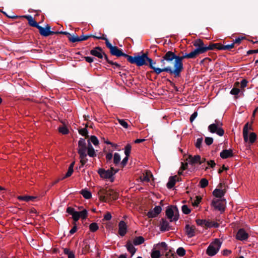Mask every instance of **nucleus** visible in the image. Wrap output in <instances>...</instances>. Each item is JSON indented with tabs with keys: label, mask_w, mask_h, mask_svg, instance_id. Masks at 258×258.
I'll return each mask as SVG.
<instances>
[{
	"label": "nucleus",
	"mask_w": 258,
	"mask_h": 258,
	"mask_svg": "<svg viewBox=\"0 0 258 258\" xmlns=\"http://www.w3.org/2000/svg\"><path fill=\"white\" fill-rule=\"evenodd\" d=\"M165 53L162 57L160 62L162 66H164L166 62L171 63L174 60L173 63V68L170 66L164 67L162 68H156L155 65L156 64V61H154L152 58L149 59L148 67L153 70V72L157 75H159L162 72H165L169 73L171 75H173L174 78H178L180 77L181 73L183 70V60L184 59L182 55H177L176 54L172 51H165Z\"/></svg>",
	"instance_id": "obj_1"
},
{
	"label": "nucleus",
	"mask_w": 258,
	"mask_h": 258,
	"mask_svg": "<svg viewBox=\"0 0 258 258\" xmlns=\"http://www.w3.org/2000/svg\"><path fill=\"white\" fill-rule=\"evenodd\" d=\"M99 39L105 41L106 47L109 49L110 53L112 55L117 57L123 56L126 58L127 60L132 64H135L137 67H142L143 66H148L149 57L148 52L142 53V54H135L134 56H131L124 53L122 49L118 48L116 46H112L109 42L108 39L105 37H98Z\"/></svg>",
	"instance_id": "obj_2"
},
{
	"label": "nucleus",
	"mask_w": 258,
	"mask_h": 258,
	"mask_svg": "<svg viewBox=\"0 0 258 258\" xmlns=\"http://www.w3.org/2000/svg\"><path fill=\"white\" fill-rule=\"evenodd\" d=\"M118 171V169H115L111 167L109 169L105 170L103 168H99L97 173L100 176L104 179H109L111 182H113L114 180V175Z\"/></svg>",
	"instance_id": "obj_3"
},
{
	"label": "nucleus",
	"mask_w": 258,
	"mask_h": 258,
	"mask_svg": "<svg viewBox=\"0 0 258 258\" xmlns=\"http://www.w3.org/2000/svg\"><path fill=\"white\" fill-rule=\"evenodd\" d=\"M253 130L252 127L251 125H249L248 122L246 123L243 128V136L245 142H247L249 141L250 144H253L256 140V135L254 133H251L249 135L248 138V131Z\"/></svg>",
	"instance_id": "obj_4"
},
{
	"label": "nucleus",
	"mask_w": 258,
	"mask_h": 258,
	"mask_svg": "<svg viewBox=\"0 0 258 258\" xmlns=\"http://www.w3.org/2000/svg\"><path fill=\"white\" fill-rule=\"evenodd\" d=\"M165 213L166 216L171 222L177 221L179 219L178 210L176 206H168Z\"/></svg>",
	"instance_id": "obj_5"
},
{
	"label": "nucleus",
	"mask_w": 258,
	"mask_h": 258,
	"mask_svg": "<svg viewBox=\"0 0 258 258\" xmlns=\"http://www.w3.org/2000/svg\"><path fill=\"white\" fill-rule=\"evenodd\" d=\"M221 244L222 242L219 239H215L208 247L206 253L210 256L215 255L219 250Z\"/></svg>",
	"instance_id": "obj_6"
},
{
	"label": "nucleus",
	"mask_w": 258,
	"mask_h": 258,
	"mask_svg": "<svg viewBox=\"0 0 258 258\" xmlns=\"http://www.w3.org/2000/svg\"><path fill=\"white\" fill-rule=\"evenodd\" d=\"M193 45L196 47L193 51L197 56L200 54H203L208 51V46L205 45L204 41L201 39H196L193 42Z\"/></svg>",
	"instance_id": "obj_7"
},
{
	"label": "nucleus",
	"mask_w": 258,
	"mask_h": 258,
	"mask_svg": "<svg viewBox=\"0 0 258 258\" xmlns=\"http://www.w3.org/2000/svg\"><path fill=\"white\" fill-rule=\"evenodd\" d=\"M222 122L218 119L215 120V123L209 125L208 130L211 133H216L219 136H223L224 134V130L221 127L222 125Z\"/></svg>",
	"instance_id": "obj_8"
},
{
	"label": "nucleus",
	"mask_w": 258,
	"mask_h": 258,
	"mask_svg": "<svg viewBox=\"0 0 258 258\" xmlns=\"http://www.w3.org/2000/svg\"><path fill=\"white\" fill-rule=\"evenodd\" d=\"M87 144L85 139L80 138L78 142V153L80 158L87 157Z\"/></svg>",
	"instance_id": "obj_9"
},
{
	"label": "nucleus",
	"mask_w": 258,
	"mask_h": 258,
	"mask_svg": "<svg viewBox=\"0 0 258 258\" xmlns=\"http://www.w3.org/2000/svg\"><path fill=\"white\" fill-rule=\"evenodd\" d=\"M226 205V200H213L211 203V205L216 210L223 212L225 211Z\"/></svg>",
	"instance_id": "obj_10"
},
{
	"label": "nucleus",
	"mask_w": 258,
	"mask_h": 258,
	"mask_svg": "<svg viewBox=\"0 0 258 258\" xmlns=\"http://www.w3.org/2000/svg\"><path fill=\"white\" fill-rule=\"evenodd\" d=\"M90 54L93 56L97 57L99 58H103V57L105 59V55H107L103 51V49L99 46H97L94 48L90 51Z\"/></svg>",
	"instance_id": "obj_11"
},
{
	"label": "nucleus",
	"mask_w": 258,
	"mask_h": 258,
	"mask_svg": "<svg viewBox=\"0 0 258 258\" xmlns=\"http://www.w3.org/2000/svg\"><path fill=\"white\" fill-rule=\"evenodd\" d=\"M37 29L39 30L40 34L44 37L52 35L53 33L52 31L50 30L51 27L49 25H46L45 27H43L39 25L37 27Z\"/></svg>",
	"instance_id": "obj_12"
},
{
	"label": "nucleus",
	"mask_w": 258,
	"mask_h": 258,
	"mask_svg": "<svg viewBox=\"0 0 258 258\" xmlns=\"http://www.w3.org/2000/svg\"><path fill=\"white\" fill-rule=\"evenodd\" d=\"M162 211V208L160 206H155V207L150 211H149L147 214V216L149 218H153L156 217Z\"/></svg>",
	"instance_id": "obj_13"
},
{
	"label": "nucleus",
	"mask_w": 258,
	"mask_h": 258,
	"mask_svg": "<svg viewBox=\"0 0 258 258\" xmlns=\"http://www.w3.org/2000/svg\"><path fill=\"white\" fill-rule=\"evenodd\" d=\"M218 187L220 188H216L215 189H214L213 192V195L217 198H221L224 196L226 191V190L225 188L222 189L223 187V184L222 183H220L218 185Z\"/></svg>",
	"instance_id": "obj_14"
},
{
	"label": "nucleus",
	"mask_w": 258,
	"mask_h": 258,
	"mask_svg": "<svg viewBox=\"0 0 258 258\" xmlns=\"http://www.w3.org/2000/svg\"><path fill=\"white\" fill-rule=\"evenodd\" d=\"M196 228L194 225H189L186 224L185 227V233L187 235L188 237L191 238L196 235Z\"/></svg>",
	"instance_id": "obj_15"
},
{
	"label": "nucleus",
	"mask_w": 258,
	"mask_h": 258,
	"mask_svg": "<svg viewBox=\"0 0 258 258\" xmlns=\"http://www.w3.org/2000/svg\"><path fill=\"white\" fill-rule=\"evenodd\" d=\"M67 212L72 215V218L74 221V223H76L79 219L80 213L79 212L76 211L74 208L71 207H68L67 209Z\"/></svg>",
	"instance_id": "obj_16"
},
{
	"label": "nucleus",
	"mask_w": 258,
	"mask_h": 258,
	"mask_svg": "<svg viewBox=\"0 0 258 258\" xmlns=\"http://www.w3.org/2000/svg\"><path fill=\"white\" fill-rule=\"evenodd\" d=\"M106 196L108 201L116 200L118 198V194L113 189H109L106 191Z\"/></svg>",
	"instance_id": "obj_17"
},
{
	"label": "nucleus",
	"mask_w": 258,
	"mask_h": 258,
	"mask_svg": "<svg viewBox=\"0 0 258 258\" xmlns=\"http://www.w3.org/2000/svg\"><path fill=\"white\" fill-rule=\"evenodd\" d=\"M248 237V233L245 231V230L243 228L240 229L237 234H236V238L238 240L243 241L247 239Z\"/></svg>",
	"instance_id": "obj_18"
},
{
	"label": "nucleus",
	"mask_w": 258,
	"mask_h": 258,
	"mask_svg": "<svg viewBox=\"0 0 258 258\" xmlns=\"http://www.w3.org/2000/svg\"><path fill=\"white\" fill-rule=\"evenodd\" d=\"M160 229L162 232L167 231L171 229L168 222L166 219L162 218L160 221Z\"/></svg>",
	"instance_id": "obj_19"
},
{
	"label": "nucleus",
	"mask_w": 258,
	"mask_h": 258,
	"mask_svg": "<svg viewBox=\"0 0 258 258\" xmlns=\"http://www.w3.org/2000/svg\"><path fill=\"white\" fill-rule=\"evenodd\" d=\"M126 225L124 221H121L118 224V233L121 236H123L126 233Z\"/></svg>",
	"instance_id": "obj_20"
},
{
	"label": "nucleus",
	"mask_w": 258,
	"mask_h": 258,
	"mask_svg": "<svg viewBox=\"0 0 258 258\" xmlns=\"http://www.w3.org/2000/svg\"><path fill=\"white\" fill-rule=\"evenodd\" d=\"M21 17L26 19L28 21L29 25L31 26L37 28V27L39 26L37 22L30 15H23L21 16Z\"/></svg>",
	"instance_id": "obj_21"
},
{
	"label": "nucleus",
	"mask_w": 258,
	"mask_h": 258,
	"mask_svg": "<svg viewBox=\"0 0 258 258\" xmlns=\"http://www.w3.org/2000/svg\"><path fill=\"white\" fill-rule=\"evenodd\" d=\"M222 159H227L233 156V151L231 149L223 150L220 154Z\"/></svg>",
	"instance_id": "obj_22"
},
{
	"label": "nucleus",
	"mask_w": 258,
	"mask_h": 258,
	"mask_svg": "<svg viewBox=\"0 0 258 258\" xmlns=\"http://www.w3.org/2000/svg\"><path fill=\"white\" fill-rule=\"evenodd\" d=\"M164 255V251H160L159 249L152 250L151 256L152 258H161Z\"/></svg>",
	"instance_id": "obj_23"
},
{
	"label": "nucleus",
	"mask_w": 258,
	"mask_h": 258,
	"mask_svg": "<svg viewBox=\"0 0 258 258\" xmlns=\"http://www.w3.org/2000/svg\"><path fill=\"white\" fill-rule=\"evenodd\" d=\"M201 156L200 155H196L194 157L191 155L188 156V162L191 164H195L199 163L200 164Z\"/></svg>",
	"instance_id": "obj_24"
},
{
	"label": "nucleus",
	"mask_w": 258,
	"mask_h": 258,
	"mask_svg": "<svg viewBox=\"0 0 258 258\" xmlns=\"http://www.w3.org/2000/svg\"><path fill=\"white\" fill-rule=\"evenodd\" d=\"M176 177H177V175L170 176L169 177V181L167 182V185H166L168 189H171L172 188H173L175 184L176 181Z\"/></svg>",
	"instance_id": "obj_25"
},
{
	"label": "nucleus",
	"mask_w": 258,
	"mask_h": 258,
	"mask_svg": "<svg viewBox=\"0 0 258 258\" xmlns=\"http://www.w3.org/2000/svg\"><path fill=\"white\" fill-rule=\"evenodd\" d=\"M219 226V224L214 221H211L209 220H205V227L208 228H218Z\"/></svg>",
	"instance_id": "obj_26"
},
{
	"label": "nucleus",
	"mask_w": 258,
	"mask_h": 258,
	"mask_svg": "<svg viewBox=\"0 0 258 258\" xmlns=\"http://www.w3.org/2000/svg\"><path fill=\"white\" fill-rule=\"evenodd\" d=\"M18 199L20 201H24L26 202L34 201V200L36 199V197L30 196H22L18 197Z\"/></svg>",
	"instance_id": "obj_27"
},
{
	"label": "nucleus",
	"mask_w": 258,
	"mask_h": 258,
	"mask_svg": "<svg viewBox=\"0 0 258 258\" xmlns=\"http://www.w3.org/2000/svg\"><path fill=\"white\" fill-rule=\"evenodd\" d=\"M158 249H160V251L162 252V251H164V253H166V252L169 251L168 247L167 246V244L165 242H162L161 243H159L157 245Z\"/></svg>",
	"instance_id": "obj_28"
},
{
	"label": "nucleus",
	"mask_w": 258,
	"mask_h": 258,
	"mask_svg": "<svg viewBox=\"0 0 258 258\" xmlns=\"http://www.w3.org/2000/svg\"><path fill=\"white\" fill-rule=\"evenodd\" d=\"M90 245L87 242V241L84 240L83 241V244L82 245V252L83 253H86L91 251V250H90Z\"/></svg>",
	"instance_id": "obj_29"
},
{
	"label": "nucleus",
	"mask_w": 258,
	"mask_h": 258,
	"mask_svg": "<svg viewBox=\"0 0 258 258\" xmlns=\"http://www.w3.org/2000/svg\"><path fill=\"white\" fill-rule=\"evenodd\" d=\"M105 60L108 64L113 66L114 69L118 68L120 69L121 68V65L120 64L116 62H114L112 60H110L108 58L107 55H105Z\"/></svg>",
	"instance_id": "obj_30"
},
{
	"label": "nucleus",
	"mask_w": 258,
	"mask_h": 258,
	"mask_svg": "<svg viewBox=\"0 0 258 258\" xmlns=\"http://www.w3.org/2000/svg\"><path fill=\"white\" fill-rule=\"evenodd\" d=\"M68 38L70 42L73 43L80 41L79 36H78L76 34H71V33H70V35H68Z\"/></svg>",
	"instance_id": "obj_31"
},
{
	"label": "nucleus",
	"mask_w": 258,
	"mask_h": 258,
	"mask_svg": "<svg viewBox=\"0 0 258 258\" xmlns=\"http://www.w3.org/2000/svg\"><path fill=\"white\" fill-rule=\"evenodd\" d=\"M126 248L127 250L131 253L132 256H133L136 251V249L133 246V245L131 243L130 241H128L126 244Z\"/></svg>",
	"instance_id": "obj_32"
},
{
	"label": "nucleus",
	"mask_w": 258,
	"mask_h": 258,
	"mask_svg": "<svg viewBox=\"0 0 258 258\" xmlns=\"http://www.w3.org/2000/svg\"><path fill=\"white\" fill-rule=\"evenodd\" d=\"M220 46H221V43H213L211 42L207 46L208 51L216 49L219 50V48L220 47Z\"/></svg>",
	"instance_id": "obj_33"
},
{
	"label": "nucleus",
	"mask_w": 258,
	"mask_h": 258,
	"mask_svg": "<svg viewBox=\"0 0 258 258\" xmlns=\"http://www.w3.org/2000/svg\"><path fill=\"white\" fill-rule=\"evenodd\" d=\"M150 176L153 177L152 174L151 172H147L146 175L144 174L143 176L140 177V179L142 181L149 182L150 180Z\"/></svg>",
	"instance_id": "obj_34"
},
{
	"label": "nucleus",
	"mask_w": 258,
	"mask_h": 258,
	"mask_svg": "<svg viewBox=\"0 0 258 258\" xmlns=\"http://www.w3.org/2000/svg\"><path fill=\"white\" fill-rule=\"evenodd\" d=\"M161 258H177L175 253H172L171 249L166 252Z\"/></svg>",
	"instance_id": "obj_35"
},
{
	"label": "nucleus",
	"mask_w": 258,
	"mask_h": 258,
	"mask_svg": "<svg viewBox=\"0 0 258 258\" xmlns=\"http://www.w3.org/2000/svg\"><path fill=\"white\" fill-rule=\"evenodd\" d=\"M81 194L86 199H89L92 197L91 192L85 189H82L81 191Z\"/></svg>",
	"instance_id": "obj_36"
},
{
	"label": "nucleus",
	"mask_w": 258,
	"mask_h": 258,
	"mask_svg": "<svg viewBox=\"0 0 258 258\" xmlns=\"http://www.w3.org/2000/svg\"><path fill=\"white\" fill-rule=\"evenodd\" d=\"M145 241L144 238L142 236L136 237L134 240V244L138 245L142 244Z\"/></svg>",
	"instance_id": "obj_37"
},
{
	"label": "nucleus",
	"mask_w": 258,
	"mask_h": 258,
	"mask_svg": "<svg viewBox=\"0 0 258 258\" xmlns=\"http://www.w3.org/2000/svg\"><path fill=\"white\" fill-rule=\"evenodd\" d=\"M234 43H231L230 44H228L226 45H223L221 44V46L219 48V50H231L232 48H234Z\"/></svg>",
	"instance_id": "obj_38"
},
{
	"label": "nucleus",
	"mask_w": 258,
	"mask_h": 258,
	"mask_svg": "<svg viewBox=\"0 0 258 258\" xmlns=\"http://www.w3.org/2000/svg\"><path fill=\"white\" fill-rule=\"evenodd\" d=\"M182 53L183 54L182 56L184 58H195L197 57L193 51L189 53H185L183 54V52H182Z\"/></svg>",
	"instance_id": "obj_39"
},
{
	"label": "nucleus",
	"mask_w": 258,
	"mask_h": 258,
	"mask_svg": "<svg viewBox=\"0 0 258 258\" xmlns=\"http://www.w3.org/2000/svg\"><path fill=\"white\" fill-rule=\"evenodd\" d=\"M98 228L99 227L96 223H92L89 225L90 230L92 232H96L98 229Z\"/></svg>",
	"instance_id": "obj_40"
},
{
	"label": "nucleus",
	"mask_w": 258,
	"mask_h": 258,
	"mask_svg": "<svg viewBox=\"0 0 258 258\" xmlns=\"http://www.w3.org/2000/svg\"><path fill=\"white\" fill-rule=\"evenodd\" d=\"M199 184L201 188H205L208 186L209 181L206 178H202L201 179Z\"/></svg>",
	"instance_id": "obj_41"
},
{
	"label": "nucleus",
	"mask_w": 258,
	"mask_h": 258,
	"mask_svg": "<svg viewBox=\"0 0 258 258\" xmlns=\"http://www.w3.org/2000/svg\"><path fill=\"white\" fill-rule=\"evenodd\" d=\"M120 161V155L118 153H115L114 154L113 157V163L115 165H117L119 164Z\"/></svg>",
	"instance_id": "obj_42"
},
{
	"label": "nucleus",
	"mask_w": 258,
	"mask_h": 258,
	"mask_svg": "<svg viewBox=\"0 0 258 258\" xmlns=\"http://www.w3.org/2000/svg\"><path fill=\"white\" fill-rule=\"evenodd\" d=\"M87 155H88L90 157H96L97 155L94 148H91V149H88V150H87Z\"/></svg>",
	"instance_id": "obj_43"
},
{
	"label": "nucleus",
	"mask_w": 258,
	"mask_h": 258,
	"mask_svg": "<svg viewBox=\"0 0 258 258\" xmlns=\"http://www.w3.org/2000/svg\"><path fill=\"white\" fill-rule=\"evenodd\" d=\"M79 133L82 136H85L86 138H89L88 132L86 128H81L79 130Z\"/></svg>",
	"instance_id": "obj_44"
},
{
	"label": "nucleus",
	"mask_w": 258,
	"mask_h": 258,
	"mask_svg": "<svg viewBox=\"0 0 258 258\" xmlns=\"http://www.w3.org/2000/svg\"><path fill=\"white\" fill-rule=\"evenodd\" d=\"M132 149V146L130 144H127L124 148V154L125 156H129L131 153V151Z\"/></svg>",
	"instance_id": "obj_45"
},
{
	"label": "nucleus",
	"mask_w": 258,
	"mask_h": 258,
	"mask_svg": "<svg viewBox=\"0 0 258 258\" xmlns=\"http://www.w3.org/2000/svg\"><path fill=\"white\" fill-rule=\"evenodd\" d=\"M177 254L180 256H183L185 254V249L182 247H179L176 250Z\"/></svg>",
	"instance_id": "obj_46"
},
{
	"label": "nucleus",
	"mask_w": 258,
	"mask_h": 258,
	"mask_svg": "<svg viewBox=\"0 0 258 258\" xmlns=\"http://www.w3.org/2000/svg\"><path fill=\"white\" fill-rule=\"evenodd\" d=\"M182 212L185 214H188L190 213V209L187 205H184L181 207Z\"/></svg>",
	"instance_id": "obj_47"
},
{
	"label": "nucleus",
	"mask_w": 258,
	"mask_h": 258,
	"mask_svg": "<svg viewBox=\"0 0 258 258\" xmlns=\"http://www.w3.org/2000/svg\"><path fill=\"white\" fill-rule=\"evenodd\" d=\"M117 120H118V122L119 123V124L121 126H122L123 127H124L125 128H128V123H127V122L125 121V120L124 119L117 118Z\"/></svg>",
	"instance_id": "obj_48"
},
{
	"label": "nucleus",
	"mask_w": 258,
	"mask_h": 258,
	"mask_svg": "<svg viewBox=\"0 0 258 258\" xmlns=\"http://www.w3.org/2000/svg\"><path fill=\"white\" fill-rule=\"evenodd\" d=\"M95 146L99 144V141L97 137L95 136H91L89 140Z\"/></svg>",
	"instance_id": "obj_49"
},
{
	"label": "nucleus",
	"mask_w": 258,
	"mask_h": 258,
	"mask_svg": "<svg viewBox=\"0 0 258 258\" xmlns=\"http://www.w3.org/2000/svg\"><path fill=\"white\" fill-rule=\"evenodd\" d=\"M79 213L80 218H82L83 219H86L88 215V212L86 209H84L83 211L79 212Z\"/></svg>",
	"instance_id": "obj_50"
},
{
	"label": "nucleus",
	"mask_w": 258,
	"mask_h": 258,
	"mask_svg": "<svg viewBox=\"0 0 258 258\" xmlns=\"http://www.w3.org/2000/svg\"><path fill=\"white\" fill-rule=\"evenodd\" d=\"M196 199L192 203V205L194 207H198L202 200V198L200 196H196Z\"/></svg>",
	"instance_id": "obj_51"
},
{
	"label": "nucleus",
	"mask_w": 258,
	"mask_h": 258,
	"mask_svg": "<svg viewBox=\"0 0 258 258\" xmlns=\"http://www.w3.org/2000/svg\"><path fill=\"white\" fill-rule=\"evenodd\" d=\"M203 138H198L197 140V142L196 143L195 146L196 148L198 149H200L202 146V144L203 143Z\"/></svg>",
	"instance_id": "obj_52"
},
{
	"label": "nucleus",
	"mask_w": 258,
	"mask_h": 258,
	"mask_svg": "<svg viewBox=\"0 0 258 258\" xmlns=\"http://www.w3.org/2000/svg\"><path fill=\"white\" fill-rule=\"evenodd\" d=\"M59 132L63 135H67L69 133V130L66 126L60 127Z\"/></svg>",
	"instance_id": "obj_53"
},
{
	"label": "nucleus",
	"mask_w": 258,
	"mask_h": 258,
	"mask_svg": "<svg viewBox=\"0 0 258 258\" xmlns=\"http://www.w3.org/2000/svg\"><path fill=\"white\" fill-rule=\"evenodd\" d=\"M240 90L239 89L234 87L230 91V94L234 95H237L239 94Z\"/></svg>",
	"instance_id": "obj_54"
},
{
	"label": "nucleus",
	"mask_w": 258,
	"mask_h": 258,
	"mask_svg": "<svg viewBox=\"0 0 258 258\" xmlns=\"http://www.w3.org/2000/svg\"><path fill=\"white\" fill-rule=\"evenodd\" d=\"M205 142L207 145L210 146L213 143V139L211 137H206Z\"/></svg>",
	"instance_id": "obj_55"
},
{
	"label": "nucleus",
	"mask_w": 258,
	"mask_h": 258,
	"mask_svg": "<svg viewBox=\"0 0 258 258\" xmlns=\"http://www.w3.org/2000/svg\"><path fill=\"white\" fill-rule=\"evenodd\" d=\"M245 39V37H238L235 39V40L233 41L232 43H234V46L235 44L239 45L241 42V41Z\"/></svg>",
	"instance_id": "obj_56"
},
{
	"label": "nucleus",
	"mask_w": 258,
	"mask_h": 258,
	"mask_svg": "<svg viewBox=\"0 0 258 258\" xmlns=\"http://www.w3.org/2000/svg\"><path fill=\"white\" fill-rule=\"evenodd\" d=\"M80 159L81 166L79 167V169L81 167H83L87 163V162L88 161L87 157H85L84 158L83 157L82 158H80Z\"/></svg>",
	"instance_id": "obj_57"
},
{
	"label": "nucleus",
	"mask_w": 258,
	"mask_h": 258,
	"mask_svg": "<svg viewBox=\"0 0 258 258\" xmlns=\"http://www.w3.org/2000/svg\"><path fill=\"white\" fill-rule=\"evenodd\" d=\"M74 171V169H71L70 168L68 169V172L66 174L65 176L62 177V179H64L65 178L69 177L71 176L73 172Z\"/></svg>",
	"instance_id": "obj_58"
},
{
	"label": "nucleus",
	"mask_w": 258,
	"mask_h": 258,
	"mask_svg": "<svg viewBox=\"0 0 258 258\" xmlns=\"http://www.w3.org/2000/svg\"><path fill=\"white\" fill-rule=\"evenodd\" d=\"M196 223L197 225L200 226H205V220L203 219H197L196 220Z\"/></svg>",
	"instance_id": "obj_59"
},
{
	"label": "nucleus",
	"mask_w": 258,
	"mask_h": 258,
	"mask_svg": "<svg viewBox=\"0 0 258 258\" xmlns=\"http://www.w3.org/2000/svg\"><path fill=\"white\" fill-rule=\"evenodd\" d=\"M77 224L76 223H74V226L70 231V233L71 234H73L77 231Z\"/></svg>",
	"instance_id": "obj_60"
},
{
	"label": "nucleus",
	"mask_w": 258,
	"mask_h": 258,
	"mask_svg": "<svg viewBox=\"0 0 258 258\" xmlns=\"http://www.w3.org/2000/svg\"><path fill=\"white\" fill-rule=\"evenodd\" d=\"M247 83H248V82L246 80H245V79L242 80L241 81V83H240L241 88H244L245 87H246Z\"/></svg>",
	"instance_id": "obj_61"
},
{
	"label": "nucleus",
	"mask_w": 258,
	"mask_h": 258,
	"mask_svg": "<svg viewBox=\"0 0 258 258\" xmlns=\"http://www.w3.org/2000/svg\"><path fill=\"white\" fill-rule=\"evenodd\" d=\"M197 116L198 112L197 111L194 112L190 117V121L192 122L194 120V119L197 117Z\"/></svg>",
	"instance_id": "obj_62"
},
{
	"label": "nucleus",
	"mask_w": 258,
	"mask_h": 258,
	"mask_svg": "<svg viewBox=\"0 0 258 258\" xmlns=\"http://www.w3.org/2000/svg\"><path fill=\"white\" fill-rule=\"evenodd\" d=\"M128 157L129 156H125V157L123 158V159L122 160V161H121V164L122 165V166L123 167H124V166L126 165V164H127V162L128 161Z\"/></svg>",
	"instance_id": "obj_63"
},
{
	"label": "nucleus",
	"mask_w": 258,
	"mask_h": 258,
	"mask_svg": "<svg viewBox=\"0 0 258 258\" xmlns=\"http://www.w3.org/2000/svg\"><path fill=\"white\" fill-rule=\"evenodd\" d=\"M111 215L109 212H107L104 216V220H110L111 219Z\"/></svg>",
	"instance_id": "obj_64"
}]
</instances>
